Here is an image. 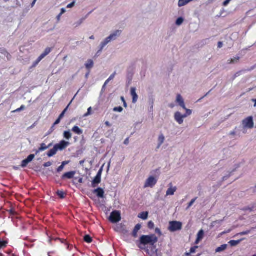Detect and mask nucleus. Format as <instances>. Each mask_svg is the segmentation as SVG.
<instances>
[{
	"label": "nucleus",
	"mask_w": 256,
	"mask_h": 256,
	"mask_svg": "<svg viewBox=\"0 0 256 256\" xmlns=\"http://www.w3.org/2000/svg\"><path fill=\"white\" fill-rule=\"evenodd\" d=\"M105 124L108 126H111V124H110V123L109 122L107 121L105 122Z\"/></svg>",
	"instance_id": "61"
},
{
	"label": "nucleus",
	"mask_w": 256,
	"mask_h": 256,
	"mask_svg": "<svg viewBox=\"0 0 256 256\" xmlns=\"http://www.w3.org/2000/svg\"><path fill=\"white\" fill-rule=\"evenodd\" d=\"M227 246H228L226 244L222 245L220 246L216 250V252H222L224 250L227 248Z\"/></svg>",
	"instance_id": "25"
},
{
	"label": "nucleus",
	"mask_w": 256,
	"mask_h": 256,
	"mask_svg": "<svg viewBox=\"0 0 256 256\" xmlns=\"http://www.w3.org/2000/svg\"><path fill=\"white\" fill-rule=\"evenodd\" d=\"M121 100L124 103V106L125 107V108H126L127 107V104H126V102L123 96H122L121 97Z\"/></svg>",
	"instance_id": "51"
},
{
	"label": "nucleus",
	"mask_w": 256,
	"mask_h": 256,
	"mask_svg": "<svg viewBox=\"0 0 256 256\" xmlns=\"http://www.w3.org/2000/svg\"><path fill=\"white\" fill-rule=\"evenodd\" d=\"M64 166L62 164L60 166L58 169H57V172H61L62 171V170H64Z\"/></svg>",
	"instance_id": "49"
},
{
	"label": "nucleus",
	"mask_w": 256,
	"mask_h": 256,
	"mask_svg": "<svg viewBox=\"0 0 256 256\" xmlns=\"http://www.w3.org/2000/svg\"><path fill=\"white\" fill-rule=\"evenodd\" d=\"M152 172L153 173V174H158V175H160V170L158 169H156V170H154Z\"/></svg>",
	"instance_id": "55"
},
{
	"label": "nucleus",
	"mask_w": 256,
	"mask_h": 256,
	"mask_svg": "<svg viewBox=\"0 0 256 256\" xmlns=\"http://www.w3.org/2000/svg\"><path fill=\"white\" fill-rule=\"evenodd\" d=\"M91 13V12H90L89 14H88L86 16V18H80L77 22H76V26H80V25L85 20L86 18H87V17L89 15V14H90Z\"/></svg>",
	"instance_id": "34"
},
{
	"label": "nucleus",
	"mask_w": 256,
	"mask_h": 256,
	"mask_svg": "<svg viewBox=\"0 0 256 256\" xmlns=\"http://www.w3.org/2000/svg\"><path fill=\"white\" fill-rule=\"evenodd\" d=\"M250 230H248L242 232L240 233V234L241 236L246 235V234H250Z\"/></svg>",
	"instance_id": "45"
},
{
	"label": "nucleus",
	"mask_w": 256,
	"mask_h": 256,
	"mask_svg": "<svg viewBox=\"0 0 256 256\" xmlns=\"http://www.w3.org/2000/svg\"><path fill=\"white\" fill-rule=\"evenodd\" d=\"M141 228V225L140 224H136L132 232V236L136 238L137 237V234L138 232L140 230Z\"/></svg>",
	"instance_id": "19"
},
{
	"label": "nucleus",
	"mask_w": 256,
	"mask_h": 256,
	"mask_svg": "<svg viewBox=\"0 0 256 256\" xmlns=\"http://www.w3.org/2000/svg\"><path fill=\"white\" fill-rule=\"evenodd\" d=\"M242 126L244 129H252L254 126L253 118L248 116L242 121Z\"/></svg>",
	"instance_id": "4"
},
{
	"label": "nucleus",
	"mask_w": 256,
	"mask_h": 256,
	"mask_svg": "<svg viewBox=\"0 0 256 256\" xmlns=\"http://www.w3.org/2000/svg\"><path fill=\"white\" fill-rule=\"evenodd\" d=\"M94 62L92 60H89L85 64V66L88 70H90L94 66Z\"/></svg>",
	"instance_id": "22"
},
{
	"label": "nucleus",
	"mask_w": 256,
	"mask_h": 256,
	"mask_svg": "<svg viewBox=\"0 0 256 256\" xmlns=\"http://www.w3.org/2000/svg\"><path fill=\"white\" fill-rule=\"evenodd\" d=\"M7 242L5 241H0V248H2L6 246Z\"/></svg>",
	"instance_id": "42"
},
{
	"label": "nucleus",
	"mask_w": 256,
	"mask_h": 256,
	"mask_svg": "<svg viewBox=\"0 0 256 256\" xmlns=\"http://www.w3.org/2000/svg\"><path fill=\"white\" fill-rule=\"evenodd\" d=\"M148 212H142L138 215V218L143 220H146L148 218Z\"/></svg>",
	"instance_id": "23"
},
{
	"label": "nucleus",
	"mask_w": 256,
	"mask_h": 256,
	"mask_svg": "<svg viewBox=\"0 0 256 256\" xmlns=\"http://www.w3.org/2000/svg\"><path fill=\"white\" fill-rule=\"evenodd\" d=\"M72 100L70 102V104H68V106L62 112H64V114H65L66 111L67 110L68 108V106L70 105V104L72 103Z\"/></svg>",
	"instance_id": "58"
},
{
	"label": "nucleus",
	"mask_w": 256,
	"mask_h": 256,
	"mask_svg": "<svg viewBox=\"0 0 256 256\" xmlns=\"http://www.w3.org/2000/svg\"><path fill=\"white\" fill-rule=\"evenodd\" d=\"M186 112V113L184 114L186 116V117L187 118L188 116H190L192 114V110L190 109H188L185 106V108H182Z\"/></svg>",
	"instance_id": "29"
},
{
	"label": "nucleus",
	"mask_w": 256,
	"mask_h": 256,
	"mask_svg": "<svg viewBox=\"0 0 256 256\" xmlns=\"http://www.w3.org/2000/svg\"><path fill=\"white\" fill-rule=\"evenodd\" d=\"M158 178L150 176L146 180L144 187V188H152L157 183Z\"/></svg>",
	"instance_id": "2"
},
{
	"label": "nucleus",
	"mask_w": 256,
	"mask_h": 256,
	"mask_svg": "<svg viewBox=\"0 0 256 256\" xmlns=\"http://www.w3.org/2000/svg\"><path fill=\"white\" fill-rule=\"evenodd\" d=\"M154 224L152 222L150 221L148 222V228H150V229H152L154 228Z\"/></svg>",
	"instance_id": "40"
},
{
	"label": "nucleus",
	"mask_w": 256,
	"mask_h": 256,
	"mask_svg": "<svg viewBox=\"0 0 256 256\" xmlns=\"http://www.w3.org/2000/svg\"><path fill=\"white\" fill-rule=\"evenodd\" d=\"M57 194L61 198H64L65 194L62 191L58 190L57 192Z\"/></svg>",
	"instance_id": "37"
},
{
	"label": "nucleus",
	"mask_w": 256,
	"mask_h": 256,
	"mask_svg": "<svg viewBox=\"0 0 256 256\" xmlns=\"http://www.w3.org/2000/svg\"><path fill=\"white\" fill-rule=\"evenodd\" d=\"M70 142H66L64 140H62L60 143L55 145L58 150H62L65 149L68 146H69Z\"/></svg>",
	"instance_id": "9"
},
{
	"label": "nucleus",
	"mask_w": 256,
	"mask_h": 256,
	"mask_svg": "<svg viewBox=\"0 0 256 256\" xmlns=\"http://www.w3.org/2000/svg\"><path fill=\"white\" fill-rule=\"evenodd\" d=\"M41 61V60L38 58L33 62L32 67L34 68L36 67L38 63Z\"/></svg>",
	"instance_id": "39"
},
{
	"label": "nucleus",
	"mask_w": 256,
	"mask_h": 256,
	"mask_svg": "<svg viewBox=\"0 0 256 256\" xmlns=\"http://www.w3.org/2000/svg\"><path fill=\"white\" fill-rule=\"evenodd\" d=\"M240 58L238 56L234 57L228 60L227 62L228 64H234L238 62Z\"/></svg>",
	"instance_id": "24"
},
{
	"label": "nucleus",
	"mask_w": 256,
	"mask_h": 256,
	"mask_svg": "<svg viewBox=\"0 0 256 256\" xmlns=\"http://www.w3.org/2000/svg\"><path fill=\"white\" fill-rule=\"evenodd\" d=\"M72 134L70 131H64V137L66 140H70L72 138Z\"/></svg>",
	"instance_id": "27"
},
{
	"label": "nucleus",
	"mask_w": 256,
	"mask_h": 256,
	"mask_svg": "<svg viewBox=\"0 0 256 256\" xmlns=\"http://www.w3.org/2000/svg\"><path fill=\"white\" fill-rule=\"evenodd\" d=\"M52 146V144H49L48 146H46L44 143H42L40 145V147L38 150H36V154H38L39 152H41L44 151L51 147Z\"/></svg>",
	"instance_id": "12"
},
{
	"label": "nucleus",
	"mask_w": 256,
	"mask_h": 256,
	"mask_svg": "<svg viewBox=\"0 0 256 256\" xmlns=\"http://www.w3.org/2000/svg\"><path fill=\"white\" fill-rule=\"evenodd\" d=\"M130 94L132 98V102L135 104L138 100V96L136 92V88L132 87L130 88Z\"/></svg>",
	"instance_id": "13"
},
{
	"label": "nucleus",
	"mask_w": 256,
	"mask_h": 256,
	"mask_svg": "<svg viewBox=\"0 0 256 256\" xmlns=\"http://www.w3.org/2000/svg\"><path fill=\"white\" fill-rule=\"evenodd\" d=\"M75 4H76V2L74 1L72 2L71 4H69L67 6V8H72L75 6Z\"/></svg>",
	"instance_id": "44"
},
{
	"label": "nucleus",
	"mask_w": 256,
	"mask_h": 256,
	"mask_svg": "<svg viewBox=\"0 0 256 256\" xmlns=\"http://www.w3.org/2000/svg\"><path fill=\"white\" fill-rule=\"evenodd\" d=\"M182 228V223L178 221H172L169 222L168 230L171 232L180 230Z\"/></svg>",
	"instance_id": "3"
},
{
	"label": "nucleus",
	"mask_w": 256,
	"mask_h": 256,
	"mask_svg": "<svg viewBox=\"0 0 256 256\" xmlns=\"http://www.w3.org/2000/svg\"><path fill=\"white\" fill-rule=\"evenodd\" d=\"M61 16H62V14H60L57 16L56 18L58 21H59L60 20Z\"/></svg>",
	"instance_id": "64"
},
{
	"label": "nucleus",
	"mask_w": 256,
	"mask_h": 256,
	"mask_svg": "<svg viewBox=\"0 0 256 256\" xmlns=\"http://www.w3.org/2000/svg\"><path fill=\"white\" fill-rule=\"evenodd\" d=\"M121 220L120 213V212L114 210L112 212L109 218V220L112 223H116Z\"/></svg>",
	"instance_id": "6"
},
{
	"label": "nucleus",
	"mask_w": 256,
	"mask_h": 256,
	"mask_svg": "<svg viewBox=\"0 0 256 256\" xmlns=\"http://www.w3.org/2000/svg\"><path fill=\"white\" fill-rule=\"evenodd\" d=\"M116 72H114V74H112L110 77L105 82L104 86H103V88H104L106 84H108L112 80H113L116 76Z\"/></svg>",
	"instance_id": "26"
},
{
	"label": "nucleus",
	"mask_w": 256,
	"mask_h": 256,
	"mask_svg": "<svg viewBox=\"0 0 256 256\" xmlns=\"http://www.w3.org/2000/svg\"><path fill=\"white\" fill-rule=\"evenodd\" d=\"M222 220H216V221H214V222H212L211 224V226L212 227H214L215 226H220L222 222Z\"/></svg>",
	"instance_id": "31"
},
{
	"label": "nucleus",
	"mask_w": 256,
	"mask_h": 256,
	"mask_svg": "<svg viewBox=\"0 0 256 256\" xmlns=\"http://www.w3.org/2000/svg\"><path fill=\"white\" fill-rule=\"evenodd\" d=\"M46 56V54L44 52L38 57V58L42 60Z\"/></svg>",
	"instance_id": "53"
},
{
	"label": "nucleus",
	"mask_w": 256,
	"mask_h": 256,
	"mask_svg": "<svg viewBox=\"0 0 256 256\" xmlns=\"http://www.w3.org/2000/svg\"><path fill=\"white\" fill-rule=\"evenodd\" d=\"M72 100L70 102V104H68V106L62 112H64V114H65L66 111L67 110L68 108V106L70 105V104L72 103Z\"/></svg>",
	"instance_id": "59"
},
{
	"label": "nucleus",
	"mask_w": 256,
	"mask_h": 256,
	"mask_svg": "<svg viewBox=\"0 0 256 256\" xmlns=\"http://www.w3.org/2000/svg\"><path fill=\"white\" fill-rule=\"evenodd\" d=\"M232 0H226L223 2V6H227Z\"/></svg>",
	"instance_id": "52"
},
{
	"label": "nucleus",
	"mask_w": 256,
	"mask_h": 256,
	"mask_svg": "<svg viewBox=\"0 0 256 256\" xmlns=\"http://www.w3.org/2000/svg\"><path fill=\"white\" fill-rule=\"evenodd\" d=\"M198 248V246L192 247L190 250V254H193L196 252V250Z\"/></svg>",
	"instance_id": "41"
},
{
	"label": "nucleus",
	"mask_w": 256,
	"mask_h": 256,
	"mask_svg": "<svg viewBox=\"0 0 256 256\" xmlns=\"http://www.w3.org/2000/svg\"><path fill=\"white\" fill-rule=\"evenodd\" d=\"M204 232L203 230H201L199 231V232L198 234L197 235V239L196 241V244H198L200 242V240H201L204 237Z\"/></svg>",
	"instance_id": "17"
},
{
	"label": "nucleus",
	"mask_w": 256,
	"mask_h": 256,
	"mask_svg": "<svg viewBox=\"0 0 256 256\" xmlns=\"http://www.w3.org/2000/svg\"><path fill=\"white\" fill-rule=\"evenodd\" d=\"M64 112H62V113L60 115V116H59V117H58V118H60L62 119V118L64 117Z\"/></svg>",
	"instance_id": "63"
},
{
	"label": "nucleus",
	"mask_w": 256,
	"mask_h": 256,
	"mask_svg": "<svg viewBox=\"0 0 256 256\" xmlns=\"http://www.w3.org/2000/svg\"><path fill=\"white\" fill-rule=\"evenodd\" d=\"M113 110L116 112H121L123 110V108L122 106L115 107L114 108Z\"/></svg>",
	"instance_id": "36"
},
{
	"label": "nucleus",
	"mask_w": 256,
	"mask_h": 256,
	"mask_svg": "<svg viewBox=\"0 0 256 256\" xmlns=\"http://www.w3.org/2000/svg\"><path fill=\"white\" fill-rule=\"evenodd\" d=\"M94 192L96 194L98 198H103L104 196V190L102 188H98L94 190Z\"/></svg>",
	"instance_id": "15"
},
{
	"label": "nucleus",
	"mask_w": 256,
	"mask_h": 256,
	"mask_svg": "<svg viewBox=\"0 0 256 256\" xmlns=\"http://www.w3.org/2000/svg\"><path fill=\"white\" fill-rule=\"evenodd\" d=\"M72 131L78 135L82 134L83 132L82 130L76 126H75L72 128Z\"/></svg>",
	"instance_id": "20"
},
{
	"label": "nucleus",
	"mask_w": 256,
	"mask_h": 256,
	"mask_svg": "<svg viewBox=\"0 0 256 256\" xmlns=\"http://www.w3.org/2000/svg\"><path fill=\"white\" fill-rule=\"evenodd\" d=\"M168 186V188L166 192L165 196H174L178 190L177 187L174 186L172 182L169 183Z\"/></svg>",
	"instance_id": "7"
},
{
	"label": "nucleus",
	"mask_w": 256,
	"mask_h": 256,
	"mask_svg": "<svg viewBox=\"0 0 256 256\" xmlns=\"http://www.w3.org/2000/svg\"><path fill=\"white\" fill-rule=\"evenodd\" d=\"M52 164V163L51 162H46L44 164V167H49L50 166H51Z\"/></svg>",
	"instance_id": "50"
},
{
	"label": "nucleus",
	"mask_w": 256,
	"mask_h": 256,
	"mask_svg": "<svg viewBox=\"0 0 256 256\" xmlns=\"http://www.w3.org/2000/svg\"><path fill=\"white\" fill-rule=\"evenodd\" d=\"M174 120L180 125H182L184 124V120L186 118L184 114H182L178 111L174 112Z\"/></svg>",
	"instance_id": "5"
},
{
	"label": "nucleus",
	"mask_w": 256,
	"mask_h": 256,
	"mask_svg": "<svg viewBox=\"0 0 256 256\" xmlns=\"http://www.w3.org/2000/svg\"><path fill=\"white\" fill-rule=\"evenodd\" d=\"M155 232L156 234H158V235L160 236L162 235L161 231L159 228H156Z\"/></svg>",
	"instance_id": "54"
},
{
	"label": "nucleus",
	"mask_w": 256,
	"mask_h": 256,
	"mask_svg": "<svg viewBox=\"0 0 256 256\" xmlns=\"http://www.w3.org/2000/svg\"><path fill=\"white\" fill-rule=\"evenodd\" d=\"M92 107H90L88 110V112L86 113L84 116V117H87L90 115H91L92 114Z\"/></svg>",
	"instance_id": "35"
},
{
	"label": "nucleus",
	"mask_w": 256,
	"mask_h": 256,
	"mask_svg": "<svg viewBox=\"0 0 256 256\" xmlns=\"http://www.w3.org/2000/svg\"><path fill=\"white\" fill-rule=\"evenodd\" d=\"M197 198H196L192 200L188 204V206L186 208V210H188L190 207H191L193 204L194 203V202H196V200Z\"/></svg>",
	"instance_id": "38"
},
{
	"label": "nucleus",
	"mask_w": 256,
	"mask_h": 256,
	"mask_svg": "<svg viewBox=\"0 0 256 256\" xmlns=\"http://www.w3.org/2000/svg\"><path fill=\"white\" fill-rule=\"evenodd\" d=\"M76 174L75 172H68L65 173L62 176V178L64 179L65 178H67L68 179H71L73 178L74 174Z\"/></svg>",
	"instance_id": "16"
},
{
	"label": "nucleus",
	"mask_w": 256,
	"mask_h": 256,
	"mask_svg": "<svg viewBox=\"0 0 256 256\" xmlns=\"http://www.w3.org/2000/svg\"><path fill=\"white\" fill-rule=\"evenodd\" d=\"M122 32L120 30H116L112 32L108 37L111 41H114L120 36Z\"/></svg>",
	"instance_id": "10"
},
{
	"label": "nucleus",
	"mask_w": 256,
	"mask_h": 256,
	"mask_svg": "<svg viewBox=\"0 0 256 256\" xmlns=\"http://www.w3.org/2000/svg\"><path fill=\"white\" fill-rule=\"evenodd\" d=\"M124 144H125V145H128V144H129V138H126L124 142Z\"/></svg>",
	"instance_id": "56"
},
{
	"label": "nucleus",
	"mask_w": 256,
	"mask_h": 256,
	"mask_svg": "<svg viewBox=\"0 0 256 256\" xmlns=\"http://www.w3.org/2000/svg\"><path fill=\"white\" fill-rule=\"evenodd\" d=\"M51 52V48H46L44 52L46 54V55L47 56L48 54Z\"/></svg>",
	"instance_id": "46"
},
{
	"label": "nucleus",
	"mask_w": 256,
	"mask_h": 256,
	"mask_svg": "<svg viewBox=\"0 0 256 256\" xmlns=\"http://www.w3.org/2000/svg\"><path fill=\"white\" fill-rule=\"evenodd\" d=\"M25 108V106H24V105H22L20 108L16 109L14 112H20L21 110H24Z\"/></svg>",
	"instance_id": "47"
},
{
	"label": "nucleus",
	"mask_w": 256,
	"mask_h": 256,
	"mask_svg": "<svg viewBox=\"0 0 256 256\" xmlns=\"http://www.w3.org/2000/svg\"><path fill=\"white\" fill-rule=\"evenodd\" d=\"M68 161H64V162H63L62 164L64 166L66 164H68Z\"/></svg>",
	"instance_id": "60"
},
{
	"label": "nucleus",
	"mask_w": 256,
	"mask_h": 256,
	"mask_svg": "<svg viewBox=\"0 0 256 256\" xmlns=\"http://www.w3.org/2000/svg\"><path fill=\"white\" fill-rule=\"evenodd\" d=\"M84 240L88 243H90L92 242V238L88 235H86L84 237Z\"/></svg>",
	"instance_id": "32"
},
{
	"label": "nucleus",
	"mask_w": 256,
	"mask_h": 256,
	"mask_svg": "<svg viewBox=\"0 0 256 256\" xmlns=\"http://www.w3.org/2000/svg\"><path fill=\"white\" fill-rule=\"evenodd\" d=\"M58 149L57 148H56V146H54V148L52 149H51L47 154V155L48 157H52V156H54V155H55L57 152H58Z\"/></svg>",
	"instance_id": "18"
},
{
	"label": "nucleus",
	"mask_w": 256,
	"mask_h": 256,
	"mask_svg": "<svg viewBox=\"0 0 256 256\" xmlns=\"http://www.w3.org/2000/svg\"><path fill=\"white\" fill-rule=\"evenodd\" d=\"M165 139V136L163 134L161 133L159 134L158 138V149L160 148L162 145L164 143Z\"/></svg>",
	"instance_id": "14"
},
{
	"label": "nucleus",
	"mask_w": 256,
	"mask_h": 256,
	"mask_svg": "<svg viewBox=\"0 0 256 256\" xmlns=\"http://www.w3.org/2000/svg\"><path fill=\"white\" fill-rule=\"evenodd\" d=\"M34 157H35L34 154H30L27 158H26V160H24L22 161L21 166L22 168H25L28 163L31 162L34 160Z\"/></svg>",
	"instance_id": "11"
},
{
	"label": "nucleus",
	"mask_w": 256,
	"mask_h": 256,
	"mask_svg": "<svg viewBox=\"0 0 256 256\" xmlns=\"http://www.w3.org/2000/svg\"><path fill=\"white\" fill-rule=\"evenodd\" d=\"M184 22V19L182 17L178 18L176 22V24L177 26H181Z\"/></svg>",
	"instance_id": "28"
},
{
	"label": "nucleus",
	"mask_w": 256,
	"mask_h": 256,
	"mask_svg": "<svg viewBox=\"0 0 256 256\" xmlns=\"http://www.w3.org/2000/svg\"><path fill=\"white\" fill-rule=\"evenodd\" d=\"M176 102L182 108H185V103L184 100L180 94H178L176 96Z\"/></svg>",
	"instance_id": "8"
},
{
	"label": "nucleus",
	"mask_w": 256,
	"mask_h": 256,
	"mask_svg": "<svg viewBox=\"0 0 256 256\" xmlns=\"http://www.w3.org/2000/svg\"><path fill=\"white\" fill-rule=\"evenodd\" d=\"M66 12V10L65 8H62L61 9V12H60V14L62 15L64 14Z\"/></svg>",
	"instance_id": "57"
},
{
	"label": "nucleus",
	"mask_w": 256,
	"mask_h": 256,
	"mask_svg": "<svg viewBox=\"0 0 256 256\" xmlns=\"http://www.w3.org/2000/svg\"><path fill=\"white\" fill-rule=\"evenodd\" d=\"M100 182H101V178L96 176L94 178V180L92 182V186L93 188L96 187L97 184H100Z\"/></svg>",
	"instance_id": "21"
},
{
	"label": "nucleus",
	"mask_w": 256,
	"mask_h": 256,
	"mask_svg": "<svg viewBox=\"0 0 256 256\" xmlns=\"http://www.w3.org/2000/svg\"><path fill=\"white\" fill-rule=\"evenodd\" d=\"M108 43L106 39L105 38L100 44V50H102Z\"/></svg>",
	"instance_id": "30"
},
{
	"label": "nucleus",
	"mask_w": 256,
	"mask_h": 256,
	"mask_svg": "<svg viewBox=\"0 0 256 256\" xmlns=\"http://www.w3.org/2000/svg\"><path fill=\"white\" fill-rule=\"evenodd\" d=\"M102 168L98 171V172L96 176H98V177H100L101 178V176H102Z\"/></svg>",
	"instance_id": "48"
},
{
	"label": "nucleus",
	"mask_w": 256,
	"mask_h": 256,
	"mask_svg": "<svg viewBox=\"0 0 256 256\" xmlns=\"http://www.w3.org/2000/svg\"><path fill=\"white\" fill-rule=\"evenodd\" d=\"M240 240H230L229 242V244H230V245L232 246H236V245H238V244H239V243L240 242Z\"/></svg>",
	"instance_id": "33"
},
{
	"label": "nucleus",
	"mask_w": 256,
	"mask_h": 256,
	"mask_svg": "<svg viewBox=\"0 0 256 256\" xmlns=\"http://www.w3.org/2000/svg\"><path fill=\"white\" fill-rule=\"evenodd\" d=\"M36 1H37V0H34V1L32 2L31 4L32 7H33L34 6Z\"/></svg>",
	"instance_id": "62"
},
{
	"label": "nucleus",
	"mask_w": 256,
	"mask_h": 256,
	"mask_svg": "<svg viewBox=\"0 0 256 256\" xmlns=\"http://www.w3.org/2000/svg\"><path fill=\"white\" fill-rule=\"evenodd\" d=\"M158 238L154 234L142 236L140 238L139 248L144 250L146 253L150 256H157V250L154 244L158 242Z\"/></svg>",
	"instance_id": "1"
},
{
	"label": "nucleus",
	"mask_w": 256,
	"mask_h": 256,
	"mask_svg": "<svg viewBox=\"0 0 256 256\" xmlns=\"http://www.w3.org/2000/svg\"><path fill=\"white\" fill-rule=\"evenodd\" d=\"M60 120H61V119L58 118V119L55 122L54 124V126L51 128L52 132V129L54 128V126L55 125L58 124L60 122Z\"/></svg>",
	"instance_id": "43"
}]
</instances>
